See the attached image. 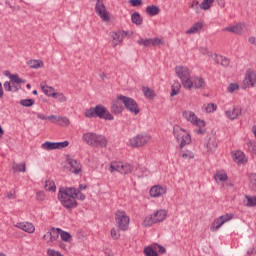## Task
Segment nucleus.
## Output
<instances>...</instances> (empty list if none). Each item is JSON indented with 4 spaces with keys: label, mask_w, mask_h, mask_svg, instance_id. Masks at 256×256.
Returning <instances> with one entry per match:
<instances>
[{
    "label": "nucleus",
    "mask_w": 256,
    "mask_h": 256,
    "mask_svg": "<svg viewBox=\"0 0 256 256\" xmlns=\"http://www.w3.org/2000/svg\"><path fill=\"white\" fill-rule=\"evenodd\" d=\"M78 201H85V194L81 193L74 187L60 188L58 192V200L65 209H75Z\"/></svg>",
    "instance_id": "1"
},
{
    "label": "nucleus",
    "mask_w": 256,
    "mask_h": 256,
    "mask_svg": "<svg viewBox=\"0 0 256 256\" xmlns=\"http://www.w3.org/2000/svg\"><path fill=\"white\" fill-rule=\"evenodd\" d=\"M84 116L87 117V119H95V117H98L99 119H105V121H113L114 119L111 112L101 104L86 109L84 111Z\"/></svg>",
    "instance_id": "2"
},
{
    "label": "nucleus",
    "mask_w": 256,
    "mask_h": 256,
    "mask_svg": "<svg viewBox=\"0 0 256 256\" xmlns=\"http://www.w3.org/2000/svg\"><path fill=\"white\" fill-rule=\"evenodd\" d=\"M82 140L90 147H107V138L93 132H87L82 135Z\"/></svg>",
    "instance_id": "3"
},
{
    "label": "nucleus",
    "mask_w": 256,
    "mask_h": 256,
    "mask_svg": "<svg viewBox=\"0 0 256 256\" xmlns=\"http://www.w3.org/2000/svg\"><path fill=\"white\" fill-rule=\"evenodd\" d=\"M175 73L181 80L184 89L191 91V89H193V83L191 82V70L187 66H176Z\"/></svg>",
    "instance_id": "4"
},
{
    "label": "nucleus",
    "mask_w": 256,
    "mask_h": 256,
    "mask_svg": "<svg viewBox=\"0 0 256 256\" xmlns=\"http://www.w3.org/2000/svg\"><path fill=\"white\" fill-rule=\"evenodd\" d=\"M173 135L177 140V143H179L180 149H183L186 145L191 143V135L179 125L173 127Z\"/></svg>",
    "instance_id": "5"
},
{
    "label": "nucleus",
    "mask_w": 256,
    "mask_h": 256,
    "mask_svg": "<svg viewBox=\"0 0 256 256\" xmlns=\"http://www.w3.org/2000/svg\"><path fill=\"white\" fill-rule=\"evenodd\" d=\"M167 219V211L166 210H157L152 215L147 216L142 225L143 227H151L154 223H161Z\"/></svg>",
    "instance_id": "6"
},
{
    "label": "nucleus",
    "mask_w": 256,
    "mask_h": 256,
    "mask_svg": "<svg viewBox=\"0 0 256 256\" xmlns=\"http://www.w3.org/2000/svg\"><path fill=\"white\" fill-rule=\"evenodd\" d=\"M133 169L135 168L129 163L111 162L109 171L110 173L117 171L118 173H121V175H127L129 173H133Z\"/></svg>",
    "instance_id": "7"
},
{
    "label": "nucleus",
    "mask_w": 256,
    "mask_h": 256,
    "mask_svg": "<svg viewBox=\"0 0 256 256\" xmlns=\"http://www.w3.org/2000/svg\"><path fill=\"white\" fill-rule=\"evenodd\" d=\"M115 221L120 231H127L129 229L130 219L127 213L123 210H118L115 213Z\"/></svg>",
    "instance_id": "8"
},
{
    "label": "nucleus",
    "mask_w": 256,
    "mask_h": 256,
    "mask_svg": "<svg viewBox=\"0 0 256 256\" xmlns=\"http://www.w3.org/2000/svg\"><path fill=\"white\" fill-rule=\"evenodd\" d=\"M119 101L123 103L127 111H130V113H134V115H139V105L133 98L119 95Z\"/></svg>",
    "instance_id": "9"
},
{
    "label": "nucleus",
    "mask_w": 256,
    "mask_h": 256,
    "mask_svg": "<svg viewBox=\"0 0 256 256\" xmlns=\"http://www.w3.org/2000/svg\"><path fill=\"white\" fill-rule=\"evenodd\" d=\"M149 141H151V136L147 134H138L128 141V145L130 147L139 148L147 145Z\"/></svg>",
    "instance_id": "10"
},
{
    "label": "nucleus",
    "mask_w": 256,
    "mask_h": 256,
    "mask_svg": "<svg viewBox=\"0 0 256 256\" xmlns=\"http://www.w3.org/2000/svg\"><path fill=\"white\" fill-rule=\"evenodd\" d=\"M231 219H233V214H225L216 218L212 222V225L210 226V231H212L213 233H215L216 231H219V229H221V227H223L225 223L231 221Z\"/></svg>",
    "instance_id": "11"
},
{
    "label": "nucleus",
    "mask_w": 256,
    "mask_h": 256,
    "mask_svg": "<svg viewBox=\"0 0 256 256\" xmlns=\"http://www.w3.org/2000/svg\"><path fill=\"white\" fill-rule=\"evenodd\" d=\"M61 233V229L60 228H54L52 227L50 229V231H48L43 237L42 239L44 241H46V243L48 245H53V243H55L57 241V239H59V235Z\"/></svg>",
    "instance_id": "12"
},
{
    "label": "nucleus",
    "mask_w": 256,
    "mask_h": 256,
    "mask_svg": "<svg viewBox=\"0 0 256 256\" xmlns=\"http://www.w3.org/2000/svg\"><path fill=\"white\" fill-rule=\"evenodd\" d=\"M95 13H97L102 21H109V12L105 8L103 0H96Z\"/></svg>",
    "instance_id": "13"
},
{
    "label": "nucleus",
    "mask_w": 256,
    "mask_h": 256,
    "mask_svg": "<svg viewBox=\"0 0 256 256\" xmlns=\"http://www.w3.org/2000/svg\"><path fill=\"white\" fill-rule=\"evenodd\" d=\"M249 29V24L245 22H240L234 26L226 27L223 31H229L230 33H234L235 35H241L244 31Z\"/></svg>",
    "instance_id": "14"
},
{
    "label": "nucleus",
    "mask_w": 256,
    "mask_h": 256,
    "mask_svg": "<svg viewBox=\"0 0 256 256\" xmlns=\"http://www.w3.org/2000/svg\"><path fill=\"white\" fill-rule=\"evenodd\" d=\"M138 45H142L143 47H155L156 45L163 44V40L159 38H149V39H143L140 38L137 40Z\"/></svg>",
    "instance_id": "15"
},
{
    "label": "nucleus",
    "mask_w": 256,
    "mask_h": 256,
    "mask_svg": "<svg viewBox=\"0 0 256 256\" xmlns=\"http://www.w3.org/2000/svg\"><path fill=\"white\" fill-rule=\"evenodd\" d=\"M243 110L241 109V106H234L227 110L225 112V115L227 119H230L231 121H235V119H238V117H241V113Z\"/></svg>",
    "instance_id": "16"
},
{
    "label": "nucleus",
    "mask_w": 256,
    "mask_h": 256,
    "mask_svg": "<svg viewBox=\"0 0 256 256\" xmlns=\"http://www.w3.org/2000/svg\"><path fill=\"white\" fill-rule=\"evenodd\" d=\"M245 87H254L256 83V74L252 69L246 71V77L243 81Z\"/></svg>",
    "instance_id": "17"
},
{
    "label": "nucleus",
    "mask_w": 256,
    "mask_h": 256,
    "mask_svg": "<svg viewBox=\"0 0 256 256\" xmlns=\"http://www.w3.org/2000/svg\"><path fill=\"white\" fill-rule=\"evenodd\" d=\"M66 161L70 167L71 173H74L75 175H79V172L81 171V163H79L77 160H75L71 156H68L66 158Z\"/></svg>",
    "instance_id": "18"
},
{
    "label": "nucleus",
    "mask_w": 256,
    "mask_h": 256,
    "mask_svg": "<svg viewBox=\"0 0 256 256\" xmlns=\"http://www.w3.org/2000/svg\"><path fill=\"white\" fill-rule=\"evenodd\" d=\"M110 37L113 40L114 47H116V45H119V43H123V39L127 37V32L121 30L112 32L110 33Z\"/></svg>",
    "instance_id": "19"
},
{
    "label": "nucleus",
    "mask_w": 256,
    "mask_h": 256,
    "mask_svg": "<svg viewBox=\"0 0 256 256\" xmlns=\"http://www.w3.org/2000/svg\"><path fill=\"white\" fill-rule=\"evenodd\" d=\"M192 83V89H205L207 83L205 82V79L200 76H194L191 78Z\"/></svg>",
    "instance_id": "20"
},
{
    "label": "nucleus",
    "mask_w": 256,
    "mask_h": 256,
    "mask_svg": "<svg viewBox=\"0 0 256 256\" xmlns=\"http://www.w3.org/2000/svg\"><path fill=\"white\" fill-rule=\"evenodd\" d=\"M165 193H167V190L159 185L153 186L149 191L150 197L155 198L161 197V195H165Z\"/></svg>",
    "instance_id": "21"
},
{
    "label": "nucleus",
    "mask_w": 256,
    "mask_h": 256,
    "mask_svg": "<svg viewBox=\"0 0 256 256\" xmlns=\"http://www.w3.org/2000/svg\"><path fill=\"white\" fill-rule=\"evenodd\" d=\"M121 100H119V96L116 100L112 101L111 103V111L115 115H119L120 113H123V104H121Z\"/></svg>",
    "instance_id": "22"
},
{
    "label": "nucleus",
    "mask_w": 256,
    "mask_h": 256,
    "mask_svg": "<svg viewBox=\"0 0 256 256\" xmlns=\"http://www.w3.org/2000/svg\"><path fill=\"white\" fill-rule=\"evenodd\" d=\"M17 227L26 233H35V226L32 223H20L17 225Z\"/></svg>",
    "instance_id": "23"
},
{
    "label": "nucleus",
    "mask_w": 256,
    "mask_h": 256,
    "mask_svg": "<svg viewBox=\"0 0 256 256\" xmlns=\"http://www.w3.org/2000/svg\"><path fill=\"white\" fill-rule=\"evenodd\" d=\"M182 117L186 119V121H189V123H192V124H194L197 119V115H195V112H191L189 110H184L182 112Z\"/></svg>",
    "instance_id": "24"
},
{
    "label": "nucleus",
    "mask_w": 256,
    "mask_h": 256,
    "mask_svg": "<svg viewBox=\"0 0 256 256\" xmlns=\"http://www.w3.org/2000/svg\"><path fill=\"white\" fill-rule=\"evenodd\" d=\"M205 147L208 153H214V151H217V140L210 138L207 143H205Z\"/></svg>",
    "instance_id": "25"
},
{
    "label": "nucleus",
    "mask_w": 256,
    "mask_h": 256,
    "mask_svg": "<svg viewBox=\"0 0 256 256\" xmlns=\"http://www.w3.org/2000/svg\"><path fill=\"white\" fill-rule=\"evenodd\" d=\"M12 171L13 173H25V171H27V166L25 163L18 164L13 162Z\"/></svg>",
    "instance_id": "26"
},
{
    "label": "nucleus",
    "mask_w": 256,
    "mask_h": 256,
    "mask_svg": "<svg viewBox=\"0 0 256 256\" xmlns=\"http://www.w3.org/2000/svg\"><path fill=\"white\" fill-rule=\"evenodd\" d=\"M202 29H203V23L196 22L195 24H193L192 27H190L186 31V35H193V33H198V31H201Z\"/></svg>",
    "instance_id": "27"
},
{
    "label": "nucleus",
    "mask_w": 256,
    "mask_h": 256,
    "mask_svg": "<svg viewBox=\"0 0 256 256\" xmlns=\"http://www.w3.org/2000/svg\"><path fill=\"white\" fill-rule=\"evenodd\" d=\"M233 160L235 161V163H245V161H247V159H245V153H243L242 151H236L233 155Z\"/></svg>",
    "instance_id": "28"
},
{
    "label": "nucleus",
    "mask_w": 256,
    "mask_h": 256,
    "mask_svg": "<svg viewBox=\"0 0 256 256\" xmlns=\"http://www.w3.org/2000/svg\"><path fill=\"white\" fill-rule=\"evenodd\" d=\"M41 90L47 97H53V95L55 94V88L47 86L45 84H41Z\"/></svg>",
    "instance_id": "29"
},
{
    "label": "nucleus",
    "mask_w": 256,
    "mask_h": 256,
    "mask_svg": "<svg viewBox=\"0 0 256 256\" xmlns=\"http://www.w3.org/2000/svg\"><path fill=\"white\" fill-rule=\"evenodd\" d=\"M159 7L155 5L147 6L146 7V13L147 15H150V17H155V15H159Z\"/></svg>",
    "instance_id": "30"
},
{
    "label": "nucleus",
    "mask_w": 256,
    "mask_h": 256,
    "mask_svg": "<svg viewBox=\"0 0 256 256\" xmlns=\"http://www.w3.org/2000/svg\"><path fill=\"white\" fill-rule=\"evenodd\" d=\"M131 21L132 23H134V25H143V18L141 17V14H139V12L132 13Z\"/></svg>",
    "instance_id": "31"
},
{
    "label": "nucleus",
    "mask_w": 256,
    "mask_h": 256,
    "mask_svg": "<svg viewBox=\"0 0 256 256\" xmlns=\"http://www.w3.org/2000/svg\"><path fill=\"white\" fill-rule=\"evenodd\" d=\"M42 149L45 151H54L57 149V142L46 141L42 144Z\"/></svg>",
    "instance_id": "32"
},
{
    "label": "nucleus",
    "mask_w": 256,
    "mask_h": 256,
    "mask_svg": "<svg viewBox=\"0 0 256 256\" xmlns=\"http://www.w3.org/2000/svg\"><path fill=\"white\" fill-rule=\"evenodd\" d=\"M215 62L218 63V65H221L222 67H229V59L223 56H216Z\"/></svg>",
    "instance_id": "33"
},
{
    "label": "nucleus",
    "mask_w": 256,
    "mask_h": 256,
    "mask_svg": "<svg viewBox=\"0 0 256 256\" xmlns=\"http://www.w3.org/2000/svg\"><path fill=\"white\" fill-rule=\"evenodd\" d=\"M142 93L146 97V99H154L155 98V93L149 87L143 86Z\"/></svg>",
    "instance_id": "34"
},
{
    "label": "nucleus",
    "mask_w": 256,
    "mask_h": 256,
    "mask_svg": "<svg viewBox=\"0 0 256 256\" xmlns=\"http://www.w3.org/2000/svg\"><path fill=\"white\" fill-rule=\"evenodd\" d=\"M27 63L31 69H40V67H43V61L41 60H30Z\"/></svg>",
    "instance_id": "35"
},
{
    "label": "nucleus",
    "mask_w": 256,
    "mask_h": 256,
    "mask_svg": "<svg viewBox=\"0 0 256 256\" xmlns=\"http://www.w3.org/2000/svg\"><path fill=\"white\" fill-rule=\"evenodd\" d=\"M246 199V207H256V196H245Z\"/></svg>",
    "instance_id": "36"
},
{
    "label": "nucleus",
    "mask_w": 256,
    "mask_h": 256,
    "mask_svg": "<svg viewBox=\"0 0 256 256\" xmlns=\"http://www.w3.org/2000/svg\"><path fill=\"white\" fill-rule=\"evenodd\" d=\"M44 187L46 191H55V189H57V187L55 186V182L51 179L45 181Z\"/></svg>",
    "instance_id": "37"
},
{
    "label": "nucleus",
    "mask_w": 256,
    "mask_h": 256,
    "mask_svg": "<svg viewBox=\"0 0 256 256\" xmlns=\"http://www.w3.org/2000/svg\"><path fill=\"white\" fill-rule=\"evenodd\" d=\"M215 181H220L221 183H225V181H227L228 176L227 173H221V172H217L214 176Z\"/></svg>",
    "instance_id": "38"
},
{
    "label": "nucleus",
    "mask_w": 256,
    "mask_h": 256,
    "mask_svg": "<svg viewBox=\"0 0 256 256\" xmlns=\"http://www.w3.org/2000/svg\"><path fill=\"white\" fill-rule=\"evenodd\" d=\"M53 99H57V101H59L60 103L67 102V97L65 96V94L60 92H54Z\"/></svg>",
    "instance_id": "39"
},
{
    "label": "nucleus",
    "mask_w": 256,
    "mask_h": 256,
    "mask_svg": "<svg viewBox=\"0 0 256 256\" xmlns=\"http://www.w3.org/2000/svg\"><path fill=\"white\" fill-rule=\"evenodd\" d=\"M248 178H249V183L252 191H256V174L251 173L249 174Z\"/></svg>",
    "instance_id": "40"
},
{
    "label": "nucleus",
    "mask_w": 256,
    "mask_h": 256,
    "mask_svg": "<svg viewBox=\"0 0 256 256\" xmlns=\"http://www.w3.org/2000/svg\"><path fill=\"white\" fill-rule=\"evenodd\" d=\"M214 3L215 0H203L201 3V9H203V11H207L211 8V5H213Z\"/></svg>",
    "instance_id": "41"
},
{
    "label": "nucleus",
    "mask_w": 256,
    "mask_h": 256,
    "mask_svg": "<svg viewBox=\"0 0 256 256\" xmlns=\"http://www.w3.org/2000/svg\"><path fill=\"white\" fill-rule=\"evenodd\" d=\"M9 79L12 83H16V85H19V83H25V80L21 79L17 74H10Z\"/></svg>",
    "instance_id": "42"
},
{
    "label": "nucleus",
    "mask_w": 256,
    "mask_h": 256,
    "mask_svg": "<svg viewBox=\"0 0 256 256\" xmlns=\"http://www.w3.org/2000/svg\"><path fill=\"white\" fill-rule=\"evenodd\" d=\"M145 256H158L157 251H155L151 246H147L143 251Z\"/></svg>",
    "instance_id": "43"
},
{
    "label": "nucleus",
    "mask_w": 256,
    "mask_h": 256,
    "mask_svg": "<svg viewBox=\"0 0 256 256\" xmlns=\"http://www.w3.org/2000/svg\"><path fill=\"white\" fill-rule=\"evenodd\" d=\"M20 105H22V107H33V105H35V100L22 99V100H20Z\"/></svg>",
    "instance_id": "44"
},
{
    "label": "nucleus",
    "mask_w": 256,
    "mask_h": 256,
    "mask_svg": "<svg viewBox=\"0 0 256 256\" xmlns=\"http://www.w3.org/2000/svg\"><path fill=\"white\" fill-rule=\"evenodd\" d=\"M60 238L65 241V243H69V241H71V234L69 232L60 231Z\"/></svg>",
    "instance_id": "45"
},
{
    "label": "nucleus",
    "mask_w": 256,
    "mask_h": 256,
    "mask_svg": "<svg viewBox=\"0 0 256 256\" xmlns=\"http://www.w3.org/2000/svg\"><path fill=\"white\" fill-rule=\"evenodd\" d=\"M246 147L250 153H256V142L255 140H250L247 142Z\"/></svg>",
    "instance_id": "46"
},
{
    "label": "nucleus",
    "mask_w": 256,
    "mask_h": 256,
    "mask_svg": "<svg viewBox=\"0 0 256 256\" xmlns=\"http://www.w3.org/2000/svg\"><path fill=\"white\" fill-rule=\"evenodd\" d=\"M203 109H205L206 113H213V111L217 110V105L209 103L207 105H204Z\"/></svg>",
    "instance_id": "47"
},
{
    "label": "nucleus",
    "mask_w": 256,
    "mask_h": 256,
    "mask_svg": "<svg viewBox=\"0 0 256 256\" xmlns=\"http://www.w3.org/2000/svg\"><path fill=\"white\" fill-rule=\"evenodd\" d=\"M191 9H193V11H195V13H201V4H199V1H193L191 4Z\"/></svg>",
    "instance_id": "48"
},
{
    "label": "nucleus",
    "mask_w": 256,
    "mask_h": 256,
    "mask_svg": "<svg viewBox=\"0 0 256 256\" xmlns=\"http://www.w3.org/2000/svg\"><path fill=\"white\" fill-rule=\"evenodd\" d=\"M110 235L112 237V239H119V237H121V233H119V229L117 228H112L110 231Z\"/></svg>",
    "instance_id": "49"
},
{
    "label": "nucleus",
    "mask_w": 256,
    "mask_h": 256,
    "mask_svg": "<svg viewBox=\"0 0 256 256\" xmlns=\"http://www.w3.org/2000/svg\"><path fill=\"white\" fill-rule=\"evenodd\" d=\"M239 89V84L237 83H231L228 85L227 91L228 93H235Z\"/></svg>",
    "instance_id": "50"
},
{
    "label": "nucleus",
    "mask_w": 256,
    "mask_h": 256,
    "mask_svg": "<svg viewBox=\"0 0 256 256\" xmlns=\"http://www.w3.org/2000/svg\"><path fill=\"white\" fill-rule=\"evenodd\" d=\"M181 89V84H178L177 87L175 88V86H172V90H171V97H175V95H179V91Z\"/></svg>",
    "instance_id": "51"
},
{
    "label": "nucleus",
    "mask_w": 256,
    "mask_h": 256,
    "mask_svg": "<svg viewBox=\"0 0 256 256\" xmlns=\"http://www.w3.org/2000/svg\"><path fill=\"white\" fill-rule=\"evenodd\" d=\"M65 147H69V141L56 142L57 149H65Z\"/></svg>",
    "instance_id": "52"
},
{
    "label": "nucleus",
    "mask_w": 256,
    "mask_h": 256,
    "mask_svg": "<svg viewBox=\"0 0 256 256\" xmlns=\"http://www.w3.org/2000/svg\"><path fill=\"white\" fill-rule=\"evenodd\" d=\"M193 125H196L200 129H203V127H205V121H203V120H201L199 118H196V121H194Z\"/></svg>",
    "instance_id": "53"
},
{
    "label": "nucleus",
    "mask_w": 256,
    "mask_h": 256,
    "mask_svg": "<svg viewBox=\"0 0 256 256\" xmlns=\"http://www.w3.org/2000/svg\"><path fill=\"white\" fill-rule=\"evenodd\" d=\"M37 201H44L45 200V192L39 191L36 193Z\"/></svg>",
    "instance_id": "54"
},
{
    "label": "nucleus",
    "mask_w": 256,
    "mask_h": 256,
    "mask_svg": "<svg viewBox=\"0 0 256 256\" xmlns=\"http://www.w3.org/2000/svg\"><path fill=\"white\" fill-rule=\"evenodd\" d=\"M130 5H132V7H139V5H141L143 3L142 0H129Z\"/></svg>",
    "instance_id": "55"
},
{
    "label": "nucleus",
    "mask_w": 256,
    "mask_h": 256,
    "mask_svg": "<svg viewBox=\"0 0 256 256\" xmlns=\"http://www.w3.org/2000/svg\"><path fill=\"white\" fill-rule=\"evenodd\" d=\"M48 121H51V123H59V116L57 115L48 116Z\"/></svg>",
    "instance_id": "56"
},
{
    "label": "nucleus",
    "mask_w": 256,
    "mask_h": 256,
    "mask_svg": "<svg viewBox=\"0 0 256 256\" xmlns=\"http://www.w3.org/2000/svg\"><path fill=\"white\" fill-rule=\"evenodd\" d=\"M62 122V125H69V118L59 116V123Z\"/></svg>",
    "instance_id": "57"
},
{
    "label": "nucleus",
    "mask_w": 256,
    "mask_h": 256,
    "mask_svg": "<svg viewBox=\"0 0 256 256\" xmlns=\"http://www.w3.org/2000/svg\"><path fill=\"white\" fill-rule=\"evenodd\" d=\"M4 89H5V91H12L11 82L6 81V82L4 83Z\"/></svg>",
    "instance_id": "58"
},
{
    "label": "nucleus",
    "mask_w": 256,
    "mask_h": 256,
    "mask_svg": "<svg viewBox=\"0 0 256 256\" xmlns=\"http://www.w3.org/2000/svg\"><path fill=\"white\" fill-rule=\"evenodd\" d=\"M182 158L183 159H193V154L191 152L183 153Z\"/></svg>",
    "instance_id": "59"
},
{
    "label": "nucleus",
    "mask_w": 256,
    "mask_h": 256,
    "mask_svg": "<svg viewBox=\"0 0 256 256\" xmlns=\"http://www.w3.org/2000/svg\"><path fill=\"white\" fill-rule=\"evenodd\" d=\"M37 118L41 119L42 121H47L48 120V116H45L44 114H41V113L37 114Z\"/></svg>",
    "instance_id": "60"
},
{
    "label": "nucleus",
    "mask_w": 256,
    "mask_h": 256,
    "mask_svg": "<svg viewBox=\"0 0 256 256\" xmlns=\"http://www.w3.org/2000/svg\"><path fill=\"white\" fill-rule=\"evenodd\" d=\"M248 42L251 44V45H255L256 46V38L255 37H249L248 38Z\"/></svg>",
    "instance_id": "61"
},
{
    "label": "nucleus",
    "mask_w": 256,
    "mask_h": 256,
    "mask_svg": "<svg viewBox=\"0 0 256 256\" xmlns=\"http://www.w3.org/2000/svg\"><path fill=\"white\" fill-rule=\"evenodd\" d=\"M47 253L49 256H56V254L58 253L57 251L55 250H52V249H48L47 250Z\"/></svg>",
    "instance_id": "62"
},
{
    "label": "nucleus",
    "mask_w": 256,
    "mask_h": 256,
    "mask_svg": "<svg viewBox=\"0 0 256 256\" xmlns=\"http://www.w3.org/2000/svg\"><path fill=\"white\" fill-rule=\"evenodd\" d=\"M47 253L49 256H56V254L58 253L57 251L55 250H52V249H48L47 250Z\"/></svg>",
    "instance_id": "63"
},
{
    "label": "nucleus",
    "mask_w": 256,
    "mask_h": 256,
    "mask_svg": "<svg viewBox=\"0 0 256 256\" xmlns=\"http://www.w3.org/2000/svg\"><path fill=\"white\" fill-rule=\"evenodd\" d=\"M6 197H7V199H15V193L8 192Z\"/></svg>",
    "instance_id": "64"
}]
</instances>
